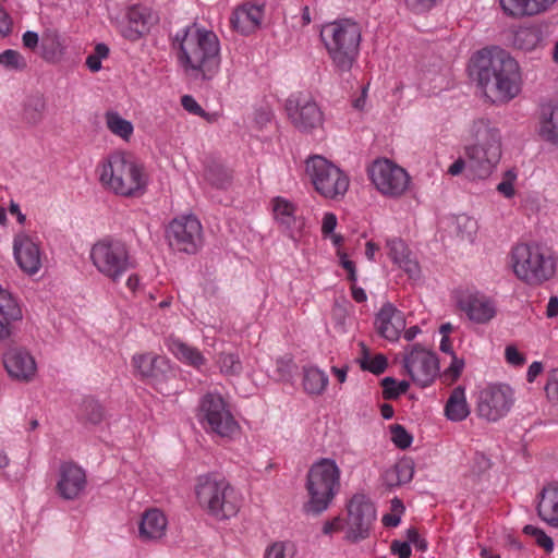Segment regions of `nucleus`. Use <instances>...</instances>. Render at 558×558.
Wrapping results in <instances>:
<instances>
[{"label": "nucleus", "mask_w": 558, "mask_h": 558, "mask_svg": "<svg viewBox=\"0 0 558 558\" xmlns=\"http://www.w3.org/2000/svg\"><path fill=\"white\" fill-rule=\"evenodd\" d=\"M173 49L184 74L193 80L210 81L220 69V43L213 31L190 25L175 34Z\"/></svg>", "instance_id": "nucleus-1"}, {"label": "nucleus", "mask_w": 558, "mask_h": 558, "mask_svg": "<svg viewBox=\"0 0 558 558\" xmlns=\"http://www.w3.org/2000/svg\"><path fill=\"white\" fill-rule=\"evenodd\" d=\"M480 85L485 93L500 101L515 98L522 86V74L518 61L505 49L486 47L472 58Z\"/></svg>", "instance_id": "nucleus-2"}, {"label": "nucleus", "mask_w": 558, "mask_h": 558, "mask_svg": "<svg viewBox=\"0 0 558 558\" xmlns=\"http://www.w3.org/2000/svg\"><path fill=\"white\" fill-rule=\"evenodd\" d=\"M470 143L464 147L468 167L474 177L487 178L501 158L500 130L488 119L473 121L469 130Z\"/></svg>", "instance_id": "nucleus-3"}, {"label": "nucleus", "mask_w": 558, "mask_h": 558, "mask_svg": "<svg viewBox=\"0 0 558 558\" xmlns=\"http://www.w3.org/2000/svg\"><path fill=\"white\" fill-rule=\"evenodd\" d=\"M99 180L117 195L137 197L146 190L148 174L130 154L114 151L100 163Z\"/></svg>", "instance_id": "nucleus-4"}, {"label": "nucleus", "mask_w": 558, "mask_h": 558, "mask_svg": "<svg viewBox=\"0 0 558 558\" xmlns=\"http://www.w3.org/2000/svg\"><path fill=\"white\" fill-rule=\"evenodd\" d=\"M195 496L199 507L216 520H229L242 507V496L230 482L217 473L197 477Z\"/></svg>", "instance_id": "nucleus-5"}, {"label": "nucleus", "mask_w": 558, "mask_h": 558, "mask_svg": "<svg viewBox=\"0 0 558 558\" xmlns=\"http://www.w3.org/2000/svg\"><path fill=\"white\" fill-rule=\"evenodd\" d=\"M320 38L335 71L341 74L350 72L360 54V25L351 20L335 21L323 26Z\"/></svg>", "instance_id": "nucleus-6"}, {"label": "nucleus", "mask_w": 558, "mask_h": 558, "mask_svg": "<svg viewBox=\"0 0 558 558\" xmlns=\"http://www.w3.org/2000/svg\"><path fill=\"white\" fill-rule=\"evenodd\" d=\"M510 264L515 277L532 287L549 280L556 270L553 254L536 243H519L513 246Z\"/></svg>", "instance_id": "nucleus-7"}, {"label": "nucleus", "mask_w": 558, "mask_h": 558, "mask_svg": "<svg viewBox=\"0 0 558 558\" xmlns=\"http://www.w3.org/2000/svg\"><path fill=\"white\" fill-rule=\"evenodd\" d=\"M341 471L336 461L322 458L313 463L306 476L308 501L304 509L307 513L320 514L331 505L340 488Z\"/></svg>", "instance_id": "nucleus-8"}, {"label": "nucleus", "mask_w": 558, "mask_h": 558, "mask_svg": "<svg viewBox=\"0 0 558 558\" xmlns=\"http://www.w3.org/2000/svg\"><path fill=\"white\" fill-rule=\"evenodd\" d=\"M89 258L97 271L112 282H119L136 264L126 242L113 238L94 243Z\"/></svg>", "instance_id": "nucleus-9"}, {"label": "nucleus", "mask_w": 558, "mask_h": 558, "mask_svg": "<svg viewBox=\"0 0 558 558\" xmlns=\"http://www.w3.org/2000/svg\"><path fill=\"white\" fill-rule=\"evenodd\" d=\"M305 172L315 191L328 199H341L349 190V177L335 163L320 155L307 158Z\"/></svg>", "instance_id": "nucleus-10"}, {"label": "nucleus", "mask_w": 558, "mask_h": 558, "mask_svg": "<svg viewBox=\"0 0 558 558\" xmlns=\"http://www.w3.org/2000/svg\"><path fill=\"white\" fill-rule=\"evenodd\" d=\"M198 418L203 427L221 438L232 439L240 432V425L221 395L207 392L198 407Z\"/></svg>", "instance_id": "nucleus-11"}, {"label": "nucleus", "mask_w": 558, "mask_h": 558, "mask_svg": "<svg viewBox=\"0 0 558 558\" xmlns=\"http://www.w3.org/2000/svg\"><path fill=\"white\" fill-rule=\"evenodd\" d=\"M367 172L371 182L385 197L399 198L410 186L411 178L407 170L390 159H376Z\"/></svg>", "instance_id": "nucleus-12"}, {"label": "nucleus", "mask_w": 558, "mask_h": 558, "mask_svg": "<svg viewBox=\"0 0 558 558\" xmlns=\"http://www.w3.org/2000/svg\"><path fill=\"white\" fill-rule=\"evenodd\" d=\"M514 402L508 385L489 384L476 392V414L488 422H497L508 414Z\"/></svg>", "instance_id": "nucleus-13"}, {"label": "nucleus", "mask_w": 558, "mask_h": 558, "mask_svg": "<svg viewBox=\"0 0 558 558\" xmlns=\"http://www.w3.org/2000/svg\"><path fill=\"white\" fill-rule=\"evenodd\" d=\"M347 509L345 537L351 542L367 538L376 519V509L373 502L365 495L356 494L350 499Z\"/></svg>", "instance_id": "nucleus-14"}, {"label": "nucleus", "mask_w": 558, "mask_h": 558, "mask_svg": "<svg viewBox=\"0 0 558 558\" xmlns=\"http://www.w3.org/2000/svg\"><path fill=\"white\" fill-rule=\"evenodd\" d=\"M167 236L174 250L195 254L203 244V228L195 216H181L170 222Z\"/></svg>", "instance_id": "nucleus-15"}, {"label": "nucleus", "mask_w": 558, "mask_h": 558, "mask_svg": "<svg viewBox=\"0 0 558 558\" xmlns=\"http://www.w3.org/2000/svg\"><path fill=\"white\" fill-rule=\"evenodd\" d=\"M403 363L412 380L422 387L432 384L439 371L436 355L420 344L408 348Z\"/></svg>", "instance_id": "nucleus-16"}, {"label": "nucleus", "mask_w": 558, "mask_h": 558, "mask_svg": "<svg viewBox=\"0 0 558 558\" xmlns=\"http://www.w3.org/2000/svg\"><path fill=\"white\" fill-rule=\"evenodd\" d=\"M286 110L291 123L302 132H310L323 124V112L317 104L301 94L287 99Z\"/></svg>", "instance_id": "nucleus-17"}, {"label": "nucleus", "mask_w": 558, "mask_h": 558, "mask_svg": "<svg viewBox=\"0 0 558 558\" xmlns=\"http://www.w3.org/2000/svg\"><path fill=\"white\" fill-rule=\"evenodd\" d=\"M13 255L19 267L27 275H35L41 267L40 242L26 231H19L13 238Z\"/></svg>", "instance_id": "nucleus-18"}, {"label": "nucleus", "mask_w": 558, "mask_h": 558, "mask_svg": "<svg viewBox=\"0 0 558 558\" xmlns=\"http://www.w3.org/2000/svg\"><path fill=\"white\" fill-rule=\"evenodd\" d=\"M3 366L8 375L20 383L34 380L37 364L32 353L22 347H11L3 354Z\"/></svg>", "instance_id": "nucleus-19"}, {"label": "nucleus", "mask_w": 558, "mask_h": 558, "mask_svg": "<svg viewBox=\"0 0 558 558\" xmlns=\"http://www.w3.org/2000/svg\"><path fill=\"white\" fill-rule=\"evenodd\" d=\"M132 364L140 376L151 385H158L169 378L170 361L153 353L135 354Z\"/></svg>", "instance_id": "nucleus-20"}, {"label": "nucleus", "mask_w": 558, "mask_h": 558, "mask_svg": "<svg viewBox=\"0 0 558 558\" xmlns=\"http://www.w3.org/2000/svg\"><path fill=\"white\" fill-rule=\"evenodd\" d=\"M126 23L121 26V35L130 40L136 41L146 35L150 27L157 23L158 17L151 9L145 5H132L128 9Z\"/></svg>", "instance_id": "nucleus-21"}, {"label": "nucleus", "mask_w": 558, "mask_h": 558, "mask_svg": "<svg viewBox=\"0 0 558 558\" xmlns=\"http://www.w3.org/2000/svg\"><path fill=\"white\" fill-rule=\"evenodd\" d=\"M87 484L85 471L75 463H62L57 482L58 494L66 500L77 498Z\"/></svg>", "instance_id": "nucleus-22"}, {"label": "nucleus", "mask_w": 558, "mask_h": 558, "mask_svg": "<svg viewBox=\"0 0 558 558\" xmlns=\"http://www.w3.org/2000/svg\"><path fill=\"white\" fill-rule=\"evenodd\" d=\"M374 326L380 337L397 341L405 328V318L395 305L385 303L375 316Z\"/></svg>", "instance_id": "nucleus-23"}, {"label": "nucleus", "mask_w": 558, "mask_h": 558, "mask_svg": "<svg viewBox=\"0 0 558 558\" xmlns=\"http://www.w3.org/2000/svg\"><path fill=\"white\" fill-rule=\"evenodd\" d=\"M275 221L289 233L291 238L301 235L304 219L296 216V206L291 201L277 196L270 202Z\"/></svg>", "instance_id": "nucleus-24"}, {"label": "nucleus", "mask_w": 558, "mask_h": 558, "mask_svg": "<svg viewBox=\"0 0 558 558\" xmlns=\"http://www.w3.org/2000/svg\"><path fill=\"white\" fill-rule=\"evenodd\" d=\"M459 306L469 319L476 324H486L497 314L494 300L482 293H471L461 298Z\"/></svg>", "instance_id": "nucleus-25"}, {"label": "nucleus", "mask_w": 558, "mask_h": 558, "mask_svg": "<svg viewBox=\"0 0 558 558\" xmlns=\"http://www.w3.org/2000/svg\"><path fill=\"white\" fill-rule=\"evenodd\" d=\"M263 16V5L246 2L234 10L230 23L239 33L248 35L260 26Z\"/></svg>", "instance_id": "nucleus-26"}, {"label": "nucleus", "mask_w": 558, "mask_h": 558, "mask_svg": "<svg viewBox=\"0 0 558 558\" xmlns=\"http://www.w3.org/2000/svg\"><path fill=\"white\" fill-rule=\"evenodd\" d=\"M167 526V517L160 509H147L138 524V537L143 542L159 541L166 535Z\"/></svg>", "instance_id": "nucleus-27"}, {"label": "nucleus", "mask_w": 558, "mask_h": 558, "mask_svg": "<svg viewBox=\"0 0 558 558\" xmlns=\"http://www.w3.org/2000/svg\"><path fill=\"white\" fill-rule=\"evenodd\" d=\"M386 250L392 263L403 269L410 278L420 277V265L412 258L411 251L402 239L396 236L387 239Z\"/></svg>", "instance_id": "nucleus-28"}, {"label": "nucleus", "mask_w": 558, "mask_h": 558, "mask_svg": "<svg viewBox=\"0 0 558 558\" xmlns=\"http://www.w3.org/2000/svg\"><path fill=\"white\" fill-rule=\"evenodd\" d=\"M557 0H499L504 13L521 19L547 12Z\"/></svg>", "instance_id": "nucleus-29"}, {"label": "nucleus", "mask_w": 558, "mask_h": 558, "mask_svg": "<svg viewBox=\"0 0 558 558\" xmlns=\"http://www.w3.org/2000/svg\"><path fill=\"white\" fill-rule=\"evenodd\" d=\"M166 347L178 361L197 371H201L207 364V359L198 348L184 342L178 337H168Z\"/></svg>", "instance_id": "nucleus-30"}, {"label": "nucleus", "mask_w": 558, "mask_h": 558, "mask_svg": "<svg viewBox=\"0 0 558 558\" xmlns=\"http://www.w3.org/2000/svg\"><path fill=\"white\" fill-rule=\"evenodd\" d=\"M538 135L558 147V102L542 108L538 117Z\"/></svg>", "instance_id": "nucleus-31"}, {"label": "nucleus", "mask_w": 558, "mask_h": 558, "mask_svg": "<svg viewBox=\"0 0 558 558\" xmlns=\"http://www.w3.org/2000/svg\"><path fill=\"white\" fill-rule=\"evenodd\" d=\"M539 518L550 526L558 527V487L546 486L539 494L537 505Z\"/></svg>", "instance_id": "nucleus-32"}, {"label": "nucleus", "mask_w": 558, "mask_h": 558, "mask_svg": "<svg viewBox=\"0 0 558 558\" xmlns=\"http://www.w3.org/2000/svg\"><path fill=\"white\" fill-rule=\"evenodd\" d=\"M470 414V408L466 402L465 390L458 386L452 389L445 404V415L449 421L461 422Z\"/></svg>", "instance_id": "nucleus-33"}, {"label": "nucleus", "mask_w": 558, "mask_h": 558, "mask_svg": "<svg viewBox=\"0 0 558 558\" xmlns=\"http://www.w3.org/2000/svg\"><path fill=\"white\" fill-rule=\"evenodd\" d=\"M543 32L537 25L521 26L513 33L512 45L523 51H532L543 44Z\"/></svg>", "instance_id": "nucleus-34"}, {"label": "nucleus", "mask_w": 558, "mask_h": 558, "mask_svg": "<svg viewBox=\"0 0 558 558\" xmlns=\"http://www.w3.org/2000/svg\"><path fill=\"white\" fill-rule=\"evenodd\" d=\"M46 109L47 104L43 95H31L23 104L21 119L28 125H38L45 118Z\"/></svg>", "instance_id": "nucleus-35"}, {"label": "nucleus", "mask_w": 558, "mask_h": 558, "mask_svg": "<svg viewBox=\"0 0 558 558\" xmlns=\"http://www.w3.org/2000/svg\"><path fill=\"white\" fill-rule=\"evenodd\" d=\"M329 378L325 372L315 366H305L303 368V388L312 396L322 395L327 388Z\"/></svg>", "instance_id": "nucleus-36"}, {"label": "nucleus", "mask_w": 558, "mask_h": 558, "mask_svg": "<svg viewBox=\"0 0 558 558\" xmlns=\"http://www.w3.org/2000/svg\"><path fill=\"white\" fill-rule=\"evenodd\" d=\"M105 123L110 133L122 138L125 142H129L134 133V126L132 122L124 119L117 111H107L105 113Z\"/></svg>", "instance_id": "nucleus-37"}, {"label": "nucleus", "mask_w": 558, "mask_h": 558, "mask_svg": "<svg viewBox=\"0 0 558 558\" xmlns=\"http://www.w3.org/2000/svg\"><path fill=\"white\" fill-rule=\"evenodd\" d=\"M78 417L85 424L98 425L105 420L106 413L99 401L87 397L82 401Z\"/></svg>", "instance_id": "nucleus-38"}, {"label": "nucleus", "mask_w": 558, "mask_h": 558, "mask_svg": "<svg viewBox=\"0 0 558 558\" xmlns=\"http://www.w3.org/2000/svg\"><path fill=\"white\" fill-rule=\"evenodd\" d=\"M216 364L223 376L238 377L243 372V364L236 352H220L217 355Z\"/></svg>", "instance_id": "nucleus-39"}, {"label": "nucleus", "mask_w": 558, "mask_h": 558, "mask_svg": "<svg viewBox=\"0 0 558 558\" xmlns=\"http://www.w3.org/2000/svg\"><path fill=\"white\" fill-rule=\"evenodd\" d=\"M204 178L213 187L227 189L231 182L229 170L220 163H210L206 167Z\"/></svg>", "instance_id": "nucleus-40"}, {"label": "nucleus", "mask_w": 558, "mask_h": 558, "mask_svg": "<svg viewBox=\"0 0 558 558\" xmlns=\"http://www.w3.org/2000/svg\"><path fill=\"white\" fill-rule=\"evenodd\" d=\"M361 367L375 375H379L385 372L387 367V359L384 354L371 355L364 348V354L361 360Z\"/></svg>", "instance_id": "nucleus-41"}, {"label": "nucleus", "mask_w": 558, "mask_h": 558, "mask_svg": "<svg viewBox=\"0 0 558 558\" xmlns=\"http://www.w3.org/2000/svg\"><path fill=\"white\" fill-rule=\"evenodd\" d=\"M0 64L11 71H21L27 65L25 58L19 51L12 49L0 53Z\"/></svg>", "instance_id": "nucleus-42"}, {"label": "nucleus", "mask_w": 558, "mask_h": 558, "mask_svg": "<svg viewBox=\"0 0 558 558\" xmlns=\"http://www.w3.org/2000/svg\"><path fill=\"white\" fill-rule=\"evenodd\" d=\"M412 473V469L409 465L401 463L387 472L386 480L389 485H400L411 481Z\"/></svg>", "instance_id": "nucleus-43"}, {"label": "nucleus", "mask_w": 558, "mask_h": 558, "mask_svg": "<svg viewBox=\"0 0 558 558\" xmlns=\"http://www.w3.org/2000/svg\"><path fill=\"white\" fill-rule=\"evenodd\" d=\"M523 532L526 534V535H530L532 536L536 544L544 548L547 553H550L553 551L554 549V543H553V539L546 535V533L534 526V525H525L524 529H523Z\"/></svg>", "instance_id": "nucleus-44"}, {"label": "nucleus", "mask_w": 558, "mask_h": 558, "mask_svg": "<svg viewBox=\"0 0 558 558\" xmlns=\"http://www.w3.org/2000/svg\"><path fill=\"white\" fill-rule=\"evenodd\" d=\"M391 440L400 449H407L412 444V436L400 424L390 427Z\"/></svg>", "instance_id": "nucleus-45"}, {"label": "nucleus", "mask_w": 558, "mask_h": 558, "mask_svg": "<svg viewBox=\"0 0 558 558\" xmlns=\"http://www.w3.org/2000/svg\"><path fill=\"white\" fill-rule=\"evenodd\" d=\"M264 558H293V550L287 543L275 542L266 548Z\"/></svg>", "instance_id": "nucleus-46"}, {"label": "nucleus", "mask_w": 558, "mask_h": 558, "mask_svg": "<svg viewBox=\"0 0 558 558\" xmlns=\"http://www.w3.org/2000/svg\"><path fill=\"white\" fill-rule=\"evenodd\" d=\"M517 173L513 170H508L504 173L501 182L497 185V191L507 198H511L515 194L514 182Z\"/></svg>", "instance_id": "nucleus-47"}, {"label": "nucleus", "mask_w": 558, "mask_h": 558, "mask_svg": "<svg viewBox=\"0 0 558 558\" xmlns=\"http://www.w3.org/2000/svg\"><path fill=\"white\" fill-rule=\"evenodd\" d=\"M390 386H396V380L390 377L385 378L383 380V393L385 399H395L399 395L405 392L409 387L408 383L405 381H401L399 384L397 383V390H390Z\"/></svg>", "instance_id": "nucleus-48"}, {"label": "nucleus", "mask_w": 558, "mask_h": 558, "mask_svg": "<svg viewBox=\"0 0 558 558\" xmlns=\"http://www.w3.org/2000/svg\"><path fill=\"white\" fill-rule=\"evenodd\" d=\"M276 371L280 380L288 381L292 378L294 364L290 357H280L276 362Z\"/></svg>", "instance_id": "nucleus-49"}, {"label": "nucleus", "mask_w": 558, "mask_h": 558, "mask_svg": "<svg viewBox=\"0 0 558 558\" xmlns=\"http://www.w3.org/2000/svg\"><path fill=\"white\" fill-rule=\"evenodd\" d=\"M463 368H464L463 360L458 359L456 355H452L451 363H450L449 367L444 373L445 380L450 381V383L456 381L460 377Z\"/></svg>", "instance_id": "nucleus-50"}, {"label": "nucleus", "mask_w": 558, "mask_h": 558, "mask_svg": "<svg viewBox=\"0 0 558 558\" xmlns=\"http://www.w3.org/2000/svg\"><path fill=\"white\" fill-rule=\"evenodd\" d=\"M547 398L553 402H558V368L549 372L545 386Z\"/></svg>", "instance_id": "nucleus-51"}, {"label": "nucleus", "mask_w": 558, "mask_h": 558, "mask_svg": "<svg viewBox=\"0 0 558 558\" xmlns=\"http://www.w3.org/2000/svg\"><path fill=\"white\" fill-rule=\"evenodd\" d=\"M404 2L411 11L415 13H423L430 10L436 0H404Z\"/></svg>", "instance_id": "nucleus-52"}, {"label": "nucleus", "mask_w": 558, "mask_h": 558, "mask_svg": "<svg viewBox=\"0 0 558 558\" xmlns=\"http://www.w3.org/2000/svg\"><path fill=\"white\" fill-rule=\"evenodd\" d=\"M506 361L514 366H521L525 362V357L517 348L508 345L505 350Z\"/></svg>", "instance_id": "nucleus-53"}, {"label": "nucleus", "mask_w": 558, "mask_h": 558, "mask_svg": "<svg viewBox=\"0 0 558 558\" xmlns=\"http://www.w3.org/2000/svg\"><path fill=\"white\" fill-rule=\"evenodd\" d=\"M181 105L182 107L193 113V114H196V116H204L205 114V111L203 110V108L198 105V102L190 95H184L182 98H181Z\"/></svg>", "instance_id": "nucleus-54"}, {"label": "nucleus", "mask_w": 558, "mask_h": 558, "mask_svg": "<svg viewBox=\"0 0 558 558\" xmlns=\"http://www.w3.org/2000/svg\"><path fill=\"white\" fill-rule=\"evenodd\" d=\"M337 216L332 213H326L323 217L322 221V233L323 235L329 236L337 227Z\"/></svg>", "instance_id": "nucleus-55"}, {"label": "nucleus", "mask_w": 558, "mask_h": 558, "mask_svg": "<svg viewBox=\"0 0 558 558\" xmlns=\"http://www.w3.org/2000/svg\"><path fill=\"white\" fill-rule=\"evenodd\" d=\"M338 256L340 257L341 266L348 272V280L350 282H355L356 281V269H355L354 263L352 260L348 259V256L345 253H341L340 251H338Z\"/></svg>", "instance_id": "nucleus-56"}, {"label": "nucleus", "mask_w": 558, "mask_h": 558, "mask_svg": "<svg viewBox=\"0 0 558 558\" xmlns=\"http://www.w3.org/2000/svg\"><path fill=\"white\" fill-rule=\"evenodd\" d=\"M408 543L411 545H414L418 550H426L427 543L426 541L421 537L420 533L416 529H409L407 532Z\"/></svg>", "instance_id": "nucleus-57"}, {"label": "nucleus", "mask_w": 558, "mask_h": 558, "mask_svg": "<svg viewBox=\"0 0 558 558\" xmlns=\"http://www.w3.org/2000/svg\"><path fill=\"white\" fill-rule=\"evenodd\" d=\"M390 548L392 554L397 555L399 558H410L412 553L408 542L393 541Z\"/></svg>", "instance_id": "nucleus-58"}, {"label": "nucleus", "mask_w": 558, "mask_h": 558, "mask_svg": "<svg viewBox=\"0 0 558 558\" xmlns=\"http://www.w3.org/2000/svg\"><path fill=\"white\" fill-rule=\"evenodd\" d=\"M343 527V520L340 517L326 521L323 525V533L325 535H331L339 532Z\"/></svg>", "instance_id": "nucleus-59"}, {"label": "nucleus", "mask_w": 558, "mask_h": 558, "mask_svg": "<svg viewBox=\"0 0 558 558\" xmlns=\"http://www.w3.org/2000/svg\"><path fill=\"white\" fill-rule=\"evenodd\" d=\"M24 47L28 49H35L38 45V34L35 32L27 31L22 37Z\"/></svg>", "instance_id": "nucleus-60"}, {"label": "nucleus", "mask_w": 558, "mask_h": 558, "mask_svg": "<svg viewBox=\"0 0 558 558\" xmlns=\"http://www.w3.org/2000/svg\"><path fill=\"white\" fill-rule=\"evenodd\" d=\"M11 29V19L7 11L0 8V34L5 35Z\"/></svg>", "instance_id": "nucleus-61"}, {"label": "nucleus", "mask_w": 558, "mask_h": 558, "mask_svg": "<svg viewBox=\"0 0 558 558\" xmlns=\"http://www.w3.org/2000/svg\"><path fill=\"white\" fill-rule=\"evenodd\" d=\"M543 372V365L541 362H533L527 369L526 379L529 383H533L536 377Z\"/></svg>", "instance_id": "nucleus-62"}, {"label": "nucleus", "mask_w": 558, "mask_h": 558, "mask_svg": "<svg viewBox=\"0 0 558 558\" xmlns=\"http://www.w3.org/2000/svg\"><path fill=\"white\" fill-rule=\"evenodd\" d=\"M468 166V159L458 158L449 168L448 173L451 175H459Z\"/></svg>", "instance_id": "nucleus-63"}, {"label": "nucleus", "mask_w": 558, "mask_h": 558, "mask_svg": "<svg viewBox=\"0 0 558 558\" xmlns=\"http://www.w3.org/2000/svg\"><path fill=\"white\" fill-rule=\"evenodd\" d=\"M546 316L548 318H554L558 316V298L555 295L549 298L546 307Z\"/></svg>", "instance_id": "nucleus-64"}]
</instances>
